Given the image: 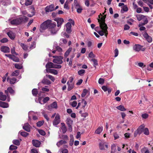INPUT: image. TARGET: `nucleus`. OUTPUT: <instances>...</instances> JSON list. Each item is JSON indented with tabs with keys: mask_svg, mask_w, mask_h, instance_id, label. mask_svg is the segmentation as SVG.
<instances>
[{
	"mask_svg": "<svg viewBox=\"0 0 153 153\" xmlns=\"http://www.w3.org/2000/svg\"><path fill=\"white\" fill-rule=\"evenodd\" d=\"M143 132L144 134L146 135H148L149 134V131L148 128H145L144 127Z\"/></svg>",
	"mask_w": 153,
	"mask_h": 153,
	"instance_id": "obj_39",
	"label": "nucleus"
},
{
	"mask_svg": "<svg viewBox=\"0 0 153 153\" xmlns=\"http://www.w3.org/2000/svg\"><path fill=\"white\" fill-rule=\"evenodd\" d=\"M9 106L7 102L0 101V107L5 108L8 107Z\"/></svg>",
	"mask_w": 153,
	"mask_h": 153,
	"instance_id": "obj_20",
	"label": "nucleus"
},
{
	"mask_svg": "<svg viewBox=\"0 0 153 153\" xmlns=\"http://www.w3.org/2000/svg\"><path fill=\"white\" fill-rule=\"evenodd\" d=\"M28 18L25 16L20 17L18 18L14 19L11 20L10 23L12 25H18L21 24L23 22H26Z\"/></svg>",
	"mask_w": 153,
	"mask_h": 153,
	"instance_id": "obj_1",
	"label": "nucleus"
},
{
	"mask_svg": "<svg viewBox=\"0 0 153 153\" xmlns=\"http://www.w3.org/2000/svg\"><path fill=\"white\" fill-rule=\"evenodd\" d=\"M144 126L143 125H141L137 129V130L140 134L142 132H143Z\"/></svg>",
	"mask_w": 153,
	"mask_h": 153,
	"instance_id": "obj_26",
	"label": "nucleus"
},
{
	"mask_svg": "<svg viewBox=\"0 0 153 153\" xmlns=\"http://www.w3.org/2000/svg\"><path fill=\"white\" fill-rule=\"evenodd\" d=\"M142 1L148 4V3H149L153 4V0H142Z\"/></svg>",
	"mask_w": 153,
	"mask_h": 153,
	"instance_id": "obj_53",
	"label": "nucleus"
},
{
	"mask_svg": "<svg viewBox=\"0 0 153 153\" xmlns=\"http://www.w3.org/2000/svg\"><path fill=\"white\" fill-rule=\"evenodd\" d=\"M61 124L62 126L61 127V129L62 131V133L63 134H64L66 132V128L65 126V124L64 123H62Z\"/></svg>",
	"mask_w": 153,
	"mask_h": 153,
	"instance_id": "obj_29",
	"label": "nucleus"
},
{
	"mask_svg": "<svg viewBox=\"0 0 153 153\" xmlns=\"http://www.w3.org/2000/svg\"><path fill=\"white\" fill-rule=\"evenodd\" d=\"M32 144L34 146L38 147L40 146L41 143L38 140H32Z\"/></svg>",
	"mask_w": 153,
	"mask_h": 153,
	"instance_id": "obj_16",
	"label": "nucleus"
},
{
	"mask_svg": "<svg viewBox=\"0 0 153 153\" xmlns=\"http://www.w3.org/2000/svg\"><path fill=\"white\" fill-rule=\"evenodd\" d=\"M88 91L86 89H84L82 92V93L81 94V97H84L86 95V94L88 92Z\"/></svg>",
	"mask_w": 153,
	"mask_h": 153,
	"instance_id": "obj_37",
	"label": "nucleus"
},
{
	"mask_svg": "<svg viewBox=\"0 0 153 153\" xmlns=\"http://www.w3.org/2000/svg\"><path fill=\"white\" fill-rule=\"evenodd\" d=\"M74 79V78L72 77H70L69 78V79L67 82V84H68L70 83H74L73 82Z\"/></svg>",
	"mask_w": 153,
	"mask_h": 153,
	"instance_id": "obj_47",
	"label": "nucleus"
},
{
	"mask_svg": "<svg viewBox=\"0 0 153 153\" xmlns=\"http://www.w3.org/2000/svg\"><path fill=\"white\" fill-rule=\"evenodd\" d=\"M148 19L147 18H145V19L144 20V22L142 23L141 22L140 24L138 25L139 27H140L141 26L144 25L146 24H147L148 23Z\"/></svg>",
	"mask_w": 153,
	"mask_h": 153,
	"instance_id": "obj_31",
	"label": "nucleus"
},
{
	"mask_svg": "<svg viewBox=\"0 0 153 153\" xmlns=\"http://www.w3.org/2000/svg\"><path fill=\"white\" fill-rule=\"evenodd\" d=\"M67 142L65 140H61L57 143L56 145L58 147H59L61 145L65 144Z\"/></svg>",
	"mask_w": 153,
	"mask_h": 153,
	"instance_id": "obj_28",
	"label": "nucleus"
},
{
	"mask_svg": "<svg viewBox=\"0 0 153 153\" xmlns=\"http://www.w3.org/2000/svg\"><path fill=\"white\" fill-rule=\"evenodd\" d=\"M13 143L14 144L17 146H19L20 144L19 141L17 140H13Z\"/></svg>",
	"mask_w": 153,
	"mask_h": 153,
	"instance_id": "obj_51",
	"label": "nucleus"
},
{
	"mask_svg": "<svg viewBox=\"0 0 153 153\" xmlns=\"http://www.w3.org/2000/svg\"><path fill=\"white\" fill-rule=\"evenodd\" d=\"M39 133L42 136H44L45 135V132L42 130H40L39 131Z\"/></svg>",
	"mask_w": 153,
	"mask_h": 153,
	"instance_id": "obj_62",
	"label": "nucleus"
},
{
	"mask_svg": "<svg viewBox=\"0 0 153 153\" xmlns=\"http://www.w3.org/2000/svg\"><path fill=\"white\" fill-rule=\"evenodd\" d=\"M42 82L45 85H49L50 84L51 82L50 81L47 79H44L42 80Z\"/></svg>",
	"mask_w": 153,
	"mask_h": 153,
	"instance_id": "obj_34",
	"label": "nucleus"
},
{
	"mask_svg": "<svg viewBox=\"0 0 153 153\" xmlns=\"http://www.w3.org/2000/svg\"><path fill=\"white\" fill-rule=\"evenodd\" d=\"M136 17L137 20L139 21H140L143 19H145L146 18V16L141 14H139L136 15Z\"/></svg>",
	"mask_w": 153,
	"mask_h": 153,
	"instance_id": "obj_21",
	"label": "nucleus"
},
{
	"mask_svg": "<svg viewBox=\"0 0 153 153\" xmlns=\"http://www.w3.org/2000/svg\"><path fill=\"white\" fill-rule=\"evenodd\" d=\"M57 107V105L56 102H54L51 104V105H49L48 106V108L49 110L51 109V108L56 109Z\"/></svg>",
	"mask_w": 153,
	"mask_h": 153,
	"instance_id": "obj_18",
	"label": "nucleus"
},
{
	"mask_svg": "<svg viewBox=\"0 0 153 153\" xmlns=\"http://www.w3.org/2000/svg\"><path fill=\"white\" fill-rule=\"evenodd\" d=\"M19 71L18 70H16L12 73L11 76H17L19 75Z\"/></svg>",
	"mask_w": 153,
	"mask_h": 153,
	"instance_id": "obj_33",
	"label": "nucleus"
},
{
	"mask_svg": "<svg viewBox=\"0 0 153 153\" xmlns=\"http://www.w3.org/2000/svg\"><path fill=\"white\" fill-rule=\"evenodd\" d=\"M7 81H9V82L10 84H14L16 80V79L14 77H13L11 78H10L8 77L7 79Z\"/></svg>",
	"mask_w": 153,
	"mask_h": 153,
	"instance_id": "obj_17",
	"label": "nucleus"
},
{
	"mask_svg": "<svg viewBox=\"0 0 153 153\" xmlns=\"http://www.w3.org/2000/svg\"><path fill=\"white\" fill-rule=\"evenodd\" d=\"M68 85V91H70L74 87V83H70L67 84Z\"/></svg>",
	"mask_w": 153,
	"mask_h": 153,
	"instance_id": "obj_36",
	"label": "nucleus"
},
{
	"mask_svg": "<svg viewBox=\"0 0 153 153\" xmlns=\"http://www.w3.org/2000/svg\"><path fill=\"white\" fill-rule=\"evenodd\" d=\"M1 2L2 5L4 6H7L11 4V2L10 0H3Z\"/></svg>",
	"mask_w": 153,
	"mask_h": 153,
	"instance_id": "obj_25",
	"label": "nucleus"
},
{
	"mask_svg": "<svg viewBox=\"0 0 153 153\" xmlns=\"http://www.w3.org/2000/svg\"><path fill=\"white\" fill-rule=\"evenodd\" d=\"M46 76L53 82H54L55 80L54 77L51 75L47 74L46 75Z\"/></svg>",
	"mask_w": 153,
	"mask_h": 153,
	"instance_id": "obj_46",
	"label": "nucleus"
},
{
	"mask_svg": "<svg viewBox=\"0 0 153 153\" xmlns=\"http://www.w3.org/2000/svg\"><path fill=\"white\" fill-rule=\"evenodd\" d=\"M17 146H15L13 145H11V146H10V148H9V149L10 150H15V149H17Z\"/></svg>",
	"mask_w": 153,
	"mask_h": 153,
	"instance_id": "obj_59",
	"label": "nucleus"
},
{
	"mask_svg": "<svg viewBox=\"0 0 153 153\" xmlns=\"http://www.w3.org/2000/svg\"><path fill=\"white\" fill-rule=\"evenodd\" d=\"M12 60H13L14 61H15V62H19V59L17 57H16L15 56H14L13 55L12 56V57L11 59Z\"/></svg>",
	"mask_w": 153,
	"mask_h": 153,
	"instance_id": "obj_48",
	"label": "nucleus"
},
{
	"mask_svg": "<svg viewBox=\"0 0 153 153\" xmlns=\"http://www.w3.org/2000/svg\"><path fill=\"white\" fill-rule=\"evenodd\" d=\"M111 150L116 152V145L115 144H112L111 146Z\"/></svg>",
	"mask_w": 153,
	"mask_h": 153,
	"instance_id": "obj_45",
	"label": "nucleus"
},
{
	"mask_svg": "<svg viewBox=\"0 0 153 153\" xmlns=\"http://www.w3.org/2000/svg\"><path fill=\"white\" fill-rule=\"evenodd\" d=\"M77 104V102L76 101H74L72 102L71 105L74 107H75Z\"/></svg>",
	"mask_w": 153,
	"mask_h": 153,
	"instance_id": "obj_64",
	"label": "nucleus"
},
{
	"mask_svg": "<svg viewBox=\"0 0 153 153\" xmlns=\"http://www.w3.org/2000/svg\"><path fill=\"white\" fill-rule=\"evenodd\" d=\"M73 121L70 118H68L66 120V123L69 127V130L71 131L72 130V126L73 125Z\"/></svg>",
	"mask_w": 153,
	"mask_h": 153,
	"instance_id": "obj_7",
	"label": "nucleus"
},
{
	"mask_svg": "<svg viewBox=\"0 0 153 153\" xmlns=\"http://www.w3.org/2000/svg\"><path fill=\"white\" fill-rule=\"evenodd\" d=\"M56 51L59 52H62V48L58 46L56 47Z\"/></svg>",
	"mask_w": 153,
	"mask_h": 153,
	"instance_id": "obj_61",
	"label": "nucleus"
},
{
	"mask_svg": "<svg viewBox=\"0 0 153 153\" xmlns=\"http://www.w3.org/2000/svg\"><path fill=\"white\" fill-rule=\"evenodd\" d=\"M60 122V116L58 114H57L53 122V125L56 126L59 124Z\"/></svg>",
	"mask_w": 153,
	"mask_h": 153,
	"instance_id": "obj_8",
	"label": "nucleus"
},
{
	"mask_svg": "<svg viewBox=\"0 0 153 153\" xmlns=\"http://www.w3.org/2000/svg\"><path fill=\"white\" fill-rule=\"evenodd\" d=\"M7 90L8 91V92L10 93L11 94H14V91L11 87H8L7 88Z\"/></svg>",
	"mask_w": 153,
	"mask_h": 153,
	"instance_id": "obj_44",
	"label": "nucleus"
},
{
	"mask_svg": "<svg viewBox=\"0 0 153 153\" xmlns=\"http://www.w3.org/2000/svg\"><path fill=\"white\" fill-rule=\"evenodd\" d=\"M106 17V15H104V16L102 17L100 19H98V22L100 24H100L102 25V26L106 27L107 26V24L105 23V19Z\"/></svg>",
	"mask_w": 153,
	"mask_h": 153,
	"instance_id": "obj_2",
	"label": "nucleus"
},
{
	"mask_svg": "<svg viewBox=\"0 0 153 153\" xmlns=\"http://www.w3.org/2000/svg\"><path fill=\"white\" fill-rule=\"evenodd\" d=\"M20 45L24 50H26L27 49V46L25 45L24 44L22 43H21Z\"/></svg>",
	"mask_w": 153,
	"mask_h": 153,
	"instance_id": "obj_58",
	"label": "nucleus"
},
{
	"mask_svg": "<svg viewBox=\"0 0 153 153\" xmlns=\"http://www.w3.org/2000/svg\"><path fill=\"white\" fill-rule=\"evenodd\" d=\"M100 28L102 29V30L99 31L97 32L101 36H103L104 34V27L102 26V25L100 24Z\"/></svg>",
	"mask_w": 153,
	"mask_h": 153,
	"instance_id": "obj_22",
	"label": "nucleus"
},
{
	"mask_svg": "<svg viewBox=\"0 0 153 153\" xmlns=\"http://www.w3.org/2000/svg\"><path fill=\"white\" fill-rule=\"evenodd\" d=\"M82 103L83 104L82 106V108L84 109V108L85 106L87 105V102L84 100V99H82Z\"/></svg>",
	"mask_w": 153,
	"mask_h": 153,
	"instance_id": "obj_52",
	"label": "nucleus"
},
{
	"mask_svg": "<svg viewBox=\"0 0 153 153\" xmlns=\"http://www.w3.org/2000/svg\"><path fill=\"white\" fill-rule=\"evenodd\" d=\"M32 94L33 96L35 97H36L38 94V91L37 89L36 88L33 89L32 91Z\"/></svg>",
	"mask_w": 153,
	"mask_h": 153,
	"instance_id": "obj_35",
	"label": "nucleus"
},
{
	"mask_svg": "<svg viewBox=\"0 0 153 153\" xmlns=\"http://www.w3.org/2000/svg\"><path fill=\"white\" fill-rule=\"evenodd\" d=\"M116 108L118 110L122 111H124L126 110V108L124 107V106L121 105L117 107Z\"/></svg>",
	"mask_w": 153,
	"mask_h": 153,
	"instance_id": "obj_32",
	"label": "nucleus"
},
{
	"mask_svg": "<svg viewBox=\"0 0 153 153\" xmlns=\"http://www.w3.org/2000/svg\"><path fill=\"white\" fill-rule=\"evenodd\" d=\"M102 130L103 127L102 126L99 127L95 131V133L97 134H99L102 131Z\"/></svg>",
	"mask_w": 153,
	"mask_h": 153,
	"instance_id": "obj_30",
	"label": "nucleus"
},
{
	"mask_svg": "<svg viewBox=\"0 0 153 153\" xmlns=\"http://www.w3.org/2000/svg\"><path fill=\"white\" fill-rule=\"evenodd\" d=\"M57 22V26L58 27H61L62 24L64 22L63 19L62 18H57L54 19Z\"/></svg>",
	"mask_w": 153,
	"mask_h": 153,
	"instance_id": "obj_6",
	"label": "nucleus"
},
{
	"mask_svg": "<svg viewBox=\"0 0 153 153\" xmlns=\"http://www.w3.org/2000/svg\"><path fill=\"white\" fill-rule=\"evenodd\" d=\"M105 80L104 79L100 78L98 80V83L100 84H103L104 83Z\"/></svg>",
	"mask_w": 153,
	"mask_h": 153,
	"instance_id": "obj_57",
	"label": "nucleus"
},
{
	"mask_svg": "<svg viewBox=\"0 0 153 153\" xmlns=\"http://www.w3.org/2000/svg\"><path fill=\"white\" fill-rule=\"evenodd\" d=\"M29 134L25 131H22L21 133V135L23 137H26L29 135Z\"/></svg>",
	"mask_w": 153,
	"mask_h": 153,
	"instance_id": "obj_56",
	"label": "nucleus"
},
{
	"mask_svg": "<svg viewBox=\"0 0 153 153\" xmlns=\"http://www.w3.org/2000/svg\"><path fill=\"white\" fill-rule=\"evenodd\" d=\"M7 35L12 40H14L15 37V34L12 31L8 32L7 33Z\"/></svg>",
	"mask_w": 153,
	"mask_h": 153,
	"instance_id": "obj_19",
	"label": "nucleus"
},
{
	"mask_svg": "<svg viewBox=\"0 0 153 153\" xmlns=\"http://www.w3.org/2000/svg\"><path fill=\"white\" fill-rule=\"evenodd\" d=\"M54 10V6L53 4L50 5L49 6H47L45 8V10L46 12H51Z\"/></svg>",
	"mask_w": 153,
	"mask_h": 153,
	"instance_id": "obj_11",
	"label": "nucleus"
},
{
	"mask_svg": "<svg viewBox=\"0 0 153 153\" xmlns=\"http://www.w3.org/2000/svg\"><path fill=\"white\" fill-rule=\"evenodd\" d=\"M7 98V96L3 94L2 92H0V100L2 101H5Z\"/></svg>",
	"mask_w": 153,
	"mask_h": 153,
	"instance_id": "obj_27",
	"label": "nucleus"
},
{
	"mask_svg": "<svg viewBox=\"0 0 153 153\" xmlns=\"http://www.w3.org/2000/svg\"><path fill=\"white\" fill-rule=\"evenodd\" d=\"M47 25H48V28L49 29H52L54 28L56 26V24L55 22H53L51 20H47Z\"/></svg>",
	"mask_w": 153,
	"mask_h": 153,
	"instance_id": "obj_3",
	"label": "nucleus"
},
{
	"mask_svg": "<svg viewBox=\"0 0 153 153\" xmlns=\"http://www.w3.org/2000/svg\"><path fill=\"white\" fill-rule=\"evenodd\" d=\"M44 122V120L39 121L38 122L36 123L37 126L38 127L41 126L43 124Z\"/></svg>",
	"mask_w": 153,
	"mask_h": 153,
	"instance_id": "obj_41",
	"label": "nucleus"
},
{
	"mask_svg": "<svg viewBox=\"0 0 153 153\" xmlns=\"http://www.w3.org/2000/svg\"><path fill=\"white\" fill-rule=\"evenodd\" d=\"M65 27L66 32L68 33H71L72 31L71 24L70 22H68L66 24Z\"/></svg>",
	"mask_w": 153,
	"mask_h": 153,
	"instance_id": "obj_9",
	"label": "nucleus"
},
{
	"mask_svg": "<svg viewBox=\"0 0 153 153\" xmlns=\"http://www.w3.org/2000/svg\"><path fill=\"white\" fill-rule=\"evenodd\" d=\"M143 36L146 40L149 43L151 42L152 41V38L149 36L147 32H145L143 34Z\"/></svg>",
	"mask_w": 153,
	"mask_h": 153,
	"instance_id": "obj_10",
	"label": "nucleus"
},
{
	"mask_svg": "<svg viewBox=\"0 0 153 153\" xmlns=\"http://www.w3.org/2000/svg\"><path fill=\"white\" fill-rule=\"evenodd\" d=\"M1 51L4 53H8L10 51L9 48L6 46H2L1 48Z\"/></svg>",
	"mask_w": 153,
	"mask_h": 153,
	"instance_id": "obj_14",
	"label": "nucleus"
},
{
	"mask_svg": "<svg viewBox=\"0 0 153 153\" xmlns=\"http://www.w3.org/2000/svg\"><path fill=\"white\" fill-rule=\"evenodd\" d=\"M54 63L51 62H48L46 65V68H53Z\"/></svg>",
	"mask_w": 153,
	"mask_h": 153,
	"instance_id": "obj_23",
	"label": "nucleus"
},
{
	"mask_svg": "<svg viewBox=\"0 0 153 153\" xmlns=\"http://www.w3.org/2000/svg\"><path fill=\"white\" fill-rule=\"evenodd\" d=\"M63 59V57L60 56V57L57 59H54L52 61L54 63L58 64H61L63 63L62 59Z\"/></svg>",
	"mask_w": 153,
	"mask_h": 153,
	"instance_id": "obj_5",
	"label": "nucleus"
},
{
	"mask_svg": "<svg viewBox=\"0 0 153 153\" xmlns=\"http://www.w3.org/2000/svg\"><path fill=\"white\" fill-rule=\"evenodd\" d=\"M75 8L76 9V11L79 13H81L83 10L82 7L81 6Z\"/></svg>",
	"mask_w": 153,
	"mask_h": 153,
	"instance_id": "obj_38",
	"label": "nucleus"
},
{
	"mask_svg": "<svg viewBox=\"0 0 153 153\" xmlns=\"http://www.w3.org/2000/svg\"><path fill=\"white\" fill-rule=\"evenodd\" d=\"M143 46L139 44H135L133 47V49L136 51H139Z\"/></svg>",
	"mask_w": 153,
	"mask_h": 153,
	"instance_id": "obj_15",
	"label": "nucleus"
},
{
	"mask_svg": "<svg viewBox=\"0 0 153 153\" xmlns=\"http://www.w3.org/2000/svg\"><path fill=\"white\" fill-rule=\"evenodd\" d=\"M108 145L105 144V143H101L99 144V148L101 150H106L108 149Z\"/></svg>",
	"mask_w": 153,
	"mask_h": 153,
	"instance_id": "obj_12",
	"label": "nucleus"
},
{
	"mask_svg": "<svg viewBox=\"0 0 153 153\" xmlns=\"http://www.w3.org/2000/svg\"><path fill=\"white\" fill-rule=\"evenodd\" d=\"M74 5L75 8L80 6L79 4L78 3L77 0H74Z\"/></svg>",
	"mask_w": 153,
	"mask_h": 153,
	"instance_id": "obj_43",
	"label": "nucleus"
},
{
	"mask_svg": "<svg viewBox=\"0 0 153 153\" xmlns=\"http://www.w3.org/2000/svg\"><path fill=\"white\" fill-rule=\"evenodd\" d=\"M36 42L35 41L33 42L30 46V48L33 49L35 48L36 47Z\"/></svg>",
	"mask_w": 153,
	"mask_h": 153,
	"instance_id": "obj_60",
	"label": "nucleus"
},
{
	"mask_svg": "<svg viewBox=\"0 0 153 153\" xmlns=\"http://www.w3.org/2000/svg\"><path fill=\"white\" fill-rule=\"evenodd\" d=\"M72 48L71 47L69 48L67 50L64 54V58H67L69 55V53L72 51Z\"/></svg>",
	"mask_w": 153,
	"mask_h": 153,
	"instance_id": "obj_24",
	"label": "nucleus"
},
{
	"mask_svg": "<svg viewBox=\"0 0 153 153\" xmlns=\"http://www.w3.org/2000/svg\"><path fill=\"white\" fill-rule=\"evenodd\" d=\"M15 67L16 68L20 69L22 68V66L21 64L16 63L15 64Z\"/></svg>",
	"mask_w": 153,
	"mask_h": 153,
	"instance_id": "obj_40",
	"label": "nucleus"
},
{
	"mask_svg": "<svg viewBox=\"0 0 153 153\" xmlns=\"http://www.w3.org/2000/svg\"><path fill=\"white\" fill-rule=\"evenodd\" d=\"M108 28V27L107 26L106 27H104V33H105V36L106 37H107V36L108 35V32L107 30Z\"/></svg>",
	"mask_w": 153,
	"mask_h": 153,
	"instance_id": "obj_63",
	"label": "nucleus"
},
{
	"mask_svg": "<svg viewBox=\"0 0 153 153\" xmlns=\"http://www.w3.org/2000/svg\"><path fill=\"white\" fill-rule=\"evenodd\" d=\"M32 2L30 0H26L25 4L26 6H28L31 4Z\"/></svg>",
	"mask_w": 153,
	"mask_h": 153,
	"instance_id": "obj_55",
	"label": "nucleus"
},
{
	"mask_svg": "<svg viewBox=\"0 0 153 153\" xmlns=\"http://www.w3.org/2000/svg\"><path fill=\"white\" fill-rule=\"evenodd\" d=\"M134 21V20L133 19H132L131 18H130V19H129V20L127 21V23L128 24H129L130 25H132Z\"/></svg>",
	"mask_w": 153,
	"mask_h": 153,
	"instance_id": "obj_54",
	"label": "nucleus"
},
{
	"mask_svg": "<svg viewBox=\"0 0 153 153\" xmlns=\"http://www.w3.org/2000/svg\"><path fill=\"white\" fill-rule=\"evenodd\" d=\"M71 139L69 142V145L71 146H72L74 144V137L72 135L70 136Z\"/></svg>",
	"mask_w": 153,
	"mask_h": 153,
	"instance_id": "obj_42",
	"label": "nucleus"
},
{
	"mask_svg": "<svg viewBox=\"0 0 153 153\" xmlns=\"http://www.w3.org/2000/svg\"><path fill=\"white\" fill-rule=\"evenodd\" d=\"M85 71L84 70L81 69L78 71V73L79 75L80 76H82L83 74L85 73Z\"/></svg>",
	"mask_w": 153,
	"mask_h": 153,
	"instance_id": "obj_49",
	"label": "nucleus"
},
{
	"mask_svg": "<svg viewBox=\"0 0 153 153\" xmlns=\"http://www.w3.org/2000/svg\"><path fill=\"white\" fill-rule=\"evenodd\" d=\"M50 71V73L54 74V75H56L58 74L57 71L55 69H51Z\"/></svg>",
	"mask_w": 153,
	"mask_h": 153,
	"instance_id": "obj_50",
	"label": "nucleus"
},
{
	"mask_svg": "<svg viewBox=\"0 0 153 153\" xmlns=\"http://www.w3.org/2000/svg\"><path fill=\"white\" fill-rule=\"evenodd\" d=\"M47 20L43 22L40 26L39 30L40 32H42L44 30L48 28Z\"/></svg>",
	"mask_w": 153,
	"mask_h": 153,
	"instance_id": "obj_4",
	"label": "nucleus"
},
{
	"mask_svg": "<svg viewBox=\"0 0 153 153\" xmlns=\"http://www.w3.org/2000/svg\"><path fill=\"white\" fill-rule=\"evenodd\" d=\"M31 127V126L30 124L28 123H27L24 124L23 127V128L25 131L28 132H29L30 131Z\"/></svg>",
	"mask_w": 153,
	"mask_h": 153,
	"instance_id": "obj_13",
	"label": "nucleus"
}]
</instances>
